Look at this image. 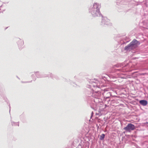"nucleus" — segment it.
Here are the masks:
<instances>
[{
	"label": "nucleus",
	"mask_w": 148,
	"mask_h": 148,
	"mask_svg": "<svg viewBox=\"0 0 148 148\" xmlns=\"http://www.w3.org/2000/svg\"><path fill=\"white\" fill-rule=\"evenodd\" d=\"M135 128V126L134 125L129 123L124 128V129L127 132H130L131 131L134 130Z\"/></svg>",
	"instance_id": "nucleus-1"
},
{
	"label": "nucleus",
	"mask_w": 148,
	"mask_h": 148,
	"mask_svg": "<svg viewBox=\"0 0 148 148\" xmlns=\"http://www.w3.org/2000/svg\"><path fill=\"white\" fill-rule=\"evenodd\" d=\"M140 103L143 106H145L147 104V102L145 100H141L140 101Z\"/></svg>",
	"instance_id": "nucleus-4"
},
{
	"label": "nucleus",
	"mask_w": 148,
	"mask_h": 148,
	"mask_svg": "<svg viewBox=\"0 0 148 148\" xmlns=\"http://www.w3.org/2000/svg\"><path fill=\"white\" fill-rule=\"evenodd\" d=\"M131 45L129 44L127 46H126L125 47V50L128 51L132 49H133L131 47Z\"/></svg>",
	"instance_id": "nucleus-5"
},
{
	"label": "nucleus",
	"mask_w": 148,
	"mask_h": 148,
	"mask_svg": "<svg viewBox=\"0 0 148 148\" xmlns=\"http://www.w3.org/2000/svg\"><path fill=\"white\" fill-rule=\"evenodd\" d=\"M93 7H94V8H95V7H96V12H95V15H94L95 16H97L98 14H100V12L98 8L97 7V5L96 3H95L93 5Z\"/></svg>",
	"instance_id": "nucleus-3"
},
{
	"label": "nucleus",
	"mask_w": 148,
	"mask_h": 148,
	"mask_svg": "<svg viewBox=\"0 0 148 148\" xmlns=\"http://www.w3.org/2000/svg\"><path fill=\"white\" fill-rule=\"evenodd\" d=\"M138 42L135 39H134L130 44L131 47H132L133 49H134L138 45Z\"/></svg>",
	"instance_id": "nucleus-2"
},
{
	"label": "nucleus",
	"mask_w": 148,
	"mask_h": 148,
	"mask_svg": "<svg viewBox=\"0 0 148 148\" xmlns=\"http://www.w3.org/2000/svg\"><path fill=\"white\" fill-rule=\"evenodd\" d=\"M105 136V135L104 134H102L101 136L100 137V139L101 140H103L104 137Z\"/></svg>",
	"instance_id": "nucleus-6"
}]
</instances>
